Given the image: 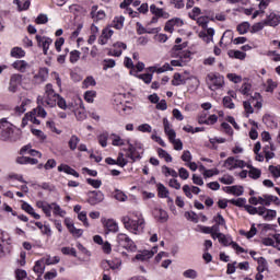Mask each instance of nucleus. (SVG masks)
<instances>
[{"mask_svg": "<svg viewBox=\"0 0 280 280\" xmlns=\"http://www.w3.org/2000/svg\"><path fill=\"white\" fill-rule=\"evenodd\" d=\"M102 266L103 270H119V268H121V259L114 258L112 260H104Z\"/></svg>", "mask_w": 280, "mask_h": 280, "instance_id": "nucleus-18", "label": "nucleus"}, {"mask_svg": "<svg viewBox=\"0 0 280 280\" xmlns=\"http://www.w3.org/2000/svg\"><path fill=\"white\" fill-rule=\"evenodd\" d=\"M121 222L126 231L133 235H141L145 229V219L139 210L128 212L127 215L121 218Z\"/></svg>", "mask_w": 280, "mask_h": 280, "instance_id": "nucleus-2", "label": "nucleus"}, {"mask_svg": "<svg viewBox=\"0 0 280 280\" xmlns=\"http://www.w3.org/2000/svg\"><path fill=\"white\" fill-rule=\"evenodd\" d=\"M19 165H38V160L30 156H20L16 159Z\"/></svg>", "mask_w": 280, "mask_h": 280, "instance_id": "nucleus-32", "label": "nucleus"}, {"mask_svg": "<svg viewBox=\"0 0 280 280\" xmlns=\"http://www.w3.org/2000/svg\"><path fill=\"white\" fill-rule=\"evenodd\" d=\"M126 49H128V46L125 43L117 42L114 44V48L108 51V56L119 58V56H121Z\"/></svg>", "mask_w": 280, "mask_h": 280, "instance_id": "nucleus-19", "label": "nucleus"}, {"mask_svg": "<svg viewBox=\"0 0 280 280\" xmlns=\"http://www.w3.org/2000/svg\"><path fill=\"white\" fill-rule=\"evenodd\" d=\"M240 235H244L247 240H253L257 235V228L255 226V223L252 224V228L248 232L244 230H240Z\"/></svg>", "mask_w": 280, "mask_h": 280, "instance_id": "nucleus-39", "label": "nucleus"}, {"mask_svg": "<svg viewBox=\"0 0 280 280\" xmlns=\"http://www.w3.org/2000/svg\"><path fill=\"white\" fill-rule=\"evenodd\" d=\"M35 39L37 42V47H39V49H43L44 56H48L49 55V47H51V44L54 43V39H51L50 37L40 36V35H36Z\"/></svg>", "mask_w": 280, "mask_h": 280, "instance_id": "nucleus-9", "label": "nucleus"}, {"mask_svg": "<svg viewBox=\"0 0 280 280\" xmlns=\"http://www.w3.org/2000/svg\"><path fill=\"white\" fill-rule=\"evenodd\" d=\"M30 104H32V100L22 98L21 104L14 107V114L19 116L23 115L25 110H27V106H30Z\"/></svg>", "mask_w": 280, "mask_h": 280, "instance_id": "nucleus-22", "label": "nucleus"}, {"mask_svg": "<svg viewBox=\"0 0 280 280\" xmlns=\"http://www.w3.org/2000/svg\"><path fill=\"white\" fill-rule=\"evenodd\" d=\"M265 25H269V27H277L280 23V15L272 12L267 15L266 20L264 21Z\"/></svg>", "mask_w": 280, "mask_h": 280, "instance_id": "nucleus-24", "label": "nucleus"}, {"mask_svg": "<svg viewBox=\"0 0 280 280\" xmlns=\"http://www.w3.org/2000/svg\"><path fill=\"white\" fill-rule=\"evenodd\" d=\"M13 69L20 71V73H25L30 69V63L25 60H16L12 63Z\"/></svg>", "mask_w": 280, "mask_h": 280, "instance_id": "nucleus-31", "label": "nucleus"}, {"mask_svg": "<svg viewBox=\"0 0 280 280\" xmlns=\"http://www.w3.org/2000/svg\"><path fill=\"white\" fill-rule=\"evenodd\" d=\"M223 165L226 170H230V171L237 170V168L243 170V167H246V162H244V160H238L233 156H230L225 160Z\"/></svg>", "mask_w": 280, "mask_h": 280, "instance_id": "nucleus-11", "label": "nucleus"}, {"mask_svg": "<svg viewBox=\"0 0 280 280\" xmlns=\"http://www.w3.org/2000/svg\"><path fill=\"white\" fill-rule=\"evenodd\" d=\"M135 78H138V80H142L144 84H150L152 82L153 75L151 73H144V74H139L135 75Z\"/></svg>", "mask_w": 280, "mask_h": 280, "instance_id": "nucleus-56", "label": "nucleus"}, {"mask_svg": "<svg viewBox=\"0 0 280 280\" xmlns=\"http://www.w3.org/2000/svg\"><path fill=\"white\" fill-rule=\"evenodd\" d=\"M249 168L248 176L249 178H253L254 180H257V178L261 177V170L255 168L253 166H247Z\"/></svg>", "mask_w": 280, "mask_h": 280, "instance_id": "nucleus-45", "label": "nucleus"}, {"mask_svg": "<svg viewBox=\"0 0 280 280\" xmlns=\"http://www.w3.org/2000/svg\"><path fill=\"white\" fill-rule=\"evenodd\" d=\"M13 3L18 5L19 12H23L25 10H30V5H32L31 0H13Z\"/></svg>", "mask_w": 280, "mask_h": 280, "instance_id": "nucleus-34", "label": "nucleus"}, {"mask_svg": "<svg viewBox=\"0 0 280 280\" xmlns=\"http://www.w3.org/2000/svg\"><path fill=\"white\" fill-rule=\"evenodd\" d=\"M153 215L155 220L160 221L162 224H165V222L170 220V214H167V211L161 208H155L153 211Z\"/></svg>", "mask_w": 280, "mask_h": 280, "instance_id": "nucleus-20", "label": "nucleus"}, {"mask_svg": "<svg viewBox=\"0 0 280 280\" xmlns=\"http://www.w3.org/2000/svg\"><path fill=\"white\" fill-rule=\"evenodd\" d=\"M124 65L127 69H130V75H137V70L135 69V63L130 57H126Z\"/></svg>", "mask_w": 280, "mask_h": 280, "instance_id": "nucleus-44", "label": "nucleus"}, {"mask_svg": "<svg viewBox=\"0 0 280 280\" xmlns=\"http://www.w3.org/2000/svg\"><path fill=\"white\" fill-rule=\"evenodd\" d=\"M80 56H81L80 50L70 51L69 60H70L71 65H75V62H78V60H80Z\"/></svg>", "mask_w": 280, "mask_h": 280, "instance_id": "nucleus-60", "label": "nucleus"}, {"mask_svg": "<svg viewBox=\"0 0 280 280\" xmlns=\"http://www.w3.org/2000/svg\"><path fill=\"white\" fill-rule=\"evenodd\" d=\"M176 45L171 49V57L176 58L171 61L172 67H185L191 60V52L189 50H185L187 47L186 44L183 43V38L177 37L175 39Z\"/></svg>", "mask_w": 280, "mask_h": 280, "instance_id": "nucleus-3", "label": "nucleus"}, {"mask_svg": "<svg viewBox=\"0 0 280 280\" xmlns=\"http://www.w3.org/2000/svg\"><path fill=\"white\" fill-rule=\"evenodd\" d=\"M21 209L25 211V213H28V215H32L35 220H40V214L36 213L34 207L27 203V201H22Z\"/></svg>", "mask_w": 280, "mask_h": 280, "instance_id": "nucleus-26", "label": "nucleus"}, {"mask_svg": "<svg viewBox=\"0 0 280 280\" xmlns=\"http://www.w3.org/2000/svg\"><path fill=\"white\" fill-rule=\"evenodd\" d=\"M162 174H164V176H172L173 178H178V173L173 170V168H170L167 166H163L162 167Z\"/></svg>", "mask_w": 280, "mask_h": 280, "instance_id": "nucleus-52", "label": "nucleus"}, {"mask_svg": "<svg viewBox=\"0 0 280 280\" xmlns=\"http://www.w3.org/2000/svg\"><path fill=\"white\" fill-rule=\"evenodd\" d=\"M97 95V92L95 91H86L84 94V100L88 102V104H93L95 102V97Z\"/></svg>", "mask_w": 280, "mask_h": 280, "instance_id": "nucleus-53", "label": "nucleus"}, {"mask_svg": "<svg viewBox=\"0 0 280 280\" xmlns=\"http://www.w3.org/2000/svg\"><path fill=\"white\" fill-rule=\"evenodd\" d=\"M245 211H247V213H249V215H259V212L261 211V207L256 208L250 205H246Z\"/></svg>", "mask_w": 280, "mask_h": 280, "instance_id": "nucleus-58", "label": "nucleus"}, {"mask_svg": "<svg viewBox=\"0 0 280 280\" xmlns=\"http://www.w3.org/2000/svg\"><path fill=\"white\" fill-rule=\"evenodd\" d=\"M223 106L224 108H230L231 110H233V108H235V103H233V98H231V96H224Z\"/></svg>", "mask_w": 280, "mask_h": 280, "instance_id": "nucleus-59", "label": "nucleus"}, {"mask_svg": "<svg viewBox=\"0 0 280 280\" xmlns=\"http://www.w3.org/2000/svg\"><path fill=\"white\" fill-rule=\"evenodd\" d=\"M185 279H198V271L196 269H187L183 272Z\"/></svg>", "mask_w": 280, "mask_h": 280, "instance_id": "nucleus-55", "label": "nucleus"}, {"mask_svg": "<svg viewBox=\"0 0 280 280\" xmlns=\"http://www.w3.org/2000/svg\"><path fill=\"white\" fill-rule=\"evenodd\" d=\"M238 34H248V30L250 31V23L248 22H243L241 24L237 25L236 27Z\"/></svg>", "mask_w": 280, "mask_h": 280, "instance_id": "nucleus-47", "label": "nucleus"}, {"mask_svg": "<svg viewBox=\"0 0 280 280\" xmlns=\"http://www.w3.org/2000/svg\"><path fill=\"white\" fill-rule=\"evenodd\" d=\"M259 215L264 218L266 222H272L277 218V210L267 209L264 206H260Z\"/></svg>", "mask_w": 280, "mask_h": 280, "instance_id": "nucleus-17", "label": "nucleus"}, {"mask_svg": "<svg viewBox=\"0 0 280 280\" xmlns=\"http://www.w3.org/2000/svg\"><path fill=\"white\" fill-rule=\"evenodd\" d=\"M101 222L105 229L106 235H108V233H118L119 232V224L114 219L103 218L101 220Z\"/></svg>", "mask_w": 280, "mask_h": 280, "instance_id": "nucleus-12", "label": "nucleus"}, {"mask_svg": "<svg viewBox=\"0 0 280 280\" xmlns=\"http://www.w3.org/2000/svg\"><path fill=\"white\" fill-rule=\"evenodd\" d=\"M228 56H230V58H235L236 60H244V58H246V52L242 50H229Z\"/></svg>", "mask_w": 280, "mask_h": 280, "instance_id": "nucleus-42", "label": "nucleus"}, {"mask_svg": "<svg viewBox=\"0 0 280 280\" xmlns=\"http://www.w3.org/2000/svg\"><path fill=\"white\" fill-rule=\"evenodd\" d=\"M226 194H232V196H243L244 187L242 186H228L225 188Z\"/></svg>", "mask_w": 280, "mask_h": 280, "instance_id": "nucleus-35", "label": "nucleus"}, {"mask_svg": "<svg viewBox=\"0 0 280 280\" xmlns=\"http://www.w3.org/2000/svg\"><path fill=\"white\" fill-rule=\"evenodd\" d=\"M164 132L170 141L174 145V150L180 151L183 150V141L180 139H176V131L172 128L170 120L167 118L163 119Z\"/></svg>", "mask_w": 280, "mask_h": 280, "instance_id": "nucleus-5", "label": "nucleus"}, {"mask_svg": "<svg viewBox=\"0 0 280 280\" xmlns=\"http://www.w3.org/2000/svg\"><path fill=\"white\" fill-rule=\"evenodd\" d=\"M219 242L223 246H232V248L236 250V253H244V248L240 246L237 243L233 242V238H231V236L229 235H225L223 233L219 234Z\"/></svg>", "mask_w": 280, "mask_h": 280, "instance_id": "nucleus-10", "label": "nucleus"}, {"mask_svg": "<svg viewBox=\"0 0 280 280\" xmlns=\"http://www.w3.org/2000/svg\"><path fill=\"white\" fill-rule=\"evenodd\" d=\"M135 259H137V261H148V259H152V254H150V250L145 249L137 254Z\"/></svg>", "mask_w": 280, "mask_h": 280, "instance_id": "nucleus-43", "label": "nucleus"}, {"mask_svg": "<svg viewBox=\"0 0 280 280\" xmlns=\"http://www.w3.org/2000/svg\"><path fill=\"white\" fill-rule=\"evenodd\" d=\"M213 36H215V30L213 28H207L206 31H201L199 33V37L205 40V43H211L213 42Z\"/></svg>", "mask_w": 280, "mask_h": 280, "instance_id": "nucleus-28", "label": "nucleus"}, {"mask_svg": "<svg viewBox=\"0 0 280 280\" xmlns=\"http://www.w3.org/2000/svg\"><path fill=\"white\" fill-rule=\"evenodd\" d=\"M78 143H80V139L78 138V136H75V135L71 136V138L68 142L70 150H72V151L78 150Z\"/></svg>", "mask_w": 280, "mask_h": 280, "instance_id": "nucleus-51", "label": "nucleus"}, {"mask_svg": "<svg viewBox=\"0 0 280 280\" xmlns=\"http://www.w3.org/2000/svg\"><path fill=\"white\" fill-rule=\"evenodd\" d=\"M90 14H91V19H93V21H95L96 23L98 21H104V19H106V12H104V10L97 11V5L92 7Z\"/></svg>", "mask_w": 280, "mask_h": 280, "instance_id": "nucleus-23", "label": "nucleus"}, {"mask_svg": "<svg viewBox=\"0 0 280 280\" xmlns=\"http://www.w3.org/2000/svg\"><path fill=\"white\" fill-rule=\"evenodd\" d=\"M37 104L45 106V108H54L57 105L61 110H73V103H67V100L56 93L50 83L46 84L44 95L37 96Z\"/></svg>", "mask_w": 280, "mask_h": 280, "instance_id": "nucleus-1", "label": "nucleus"}, {"mask_svg": "<svg viewBox=\"0 0 280 280\" xmlns=\"http://www.w3.org/2000/svg\"><path fill=\"white\" fill-rule=\"evenodd\" d=\"M125 21H126V19L124 16L115 18L113 21V27H115V30H121L124 27Z\"/></svg>", "mask_w": 280, "mask_h": 280, "instance_id": "nucleus-54", "label": "nucleus"}, {"mask_svg": "<svg viewBox=\"0 0 280 280\" xmlns=\"http://www.w3.org/2000/svg\"><path fill=\"white\" fill-rule=\"evenodd\" d=\"M198 124H205L206 126H213L218 124V115L213 114L207 118V114L199 116Z\"/></svg>", "mask_w": 280, "mask_h": 280, "instance_id": "nucleus-21", "label": "nucleus"}, {"mask_svg": "<svg viewBox=\"0 0 280 280\" xmlns=\"http://www.w3.org/2000/svg\"><path fill=\"white\" fill-rule=\"evenodd\" d=\"M158 155L160 156V159H164V161H166V163H172V155H170V153H167V151H165L163 149H158Z\"/></svg>", "mask_w": 280, "mask_h": 280, "instance_id": "nucleus-57", "label": "nucleus"}, {"mask_svg": "<svg viewBox=\"0 0 280 280\" xmlns=\"http://www.w3.org/2000/svg\"><path fill=\"white\" fill-rule=\"evenodd\" d=\"M253 104H255V97H250L248 101L243 102L246 117H248L249 115H253V113H255V109H253Z\"/></svg>", "mask_w": 280, "mask_h": 280, "instance_id": "nucleus-36", "label": "nucleus"}, {"mask_svg": "<svg viewBox=\"0 0 280 280\" xmlns=\"http://www.w3.org/2000/svg\"><path fill=\"white\" fill-rule=\"evenodd\" d=\"M253 89V85L250 83H243V85L240 89V92L242 95H250V91Z\"/></svg>", "mask_w": 280, "mask_h": 280, "instance_id": "nucleus-63", "label": "nucleus"}, {"mask_svg": "<svg viewBox=\"0 0 280 280\" xmlns=\"http://www.w3.org/2000/svg\"><path fill=\"white\" fill-rule=\"evenodd\" d=\"M207 84L210 91H220L224 86V77L220 73H209L207 75Z\"/></svg>", "mask_w": 280, "mask_h": 280, "instance_id": "nucleus-6", "label": "nucleus"}, {"mask_svg": "<svg viewBox=\"0 0 280 280\" xmlns=\"http://www.w3.org/2000/svg\"><path fill=\"white\" fill-rule=\"evenodd\" d=\"M183 25H184V22L180 18L171 19L165 23L164 32H167L168 34H173L175 27H183Z\"/></svg>", "mask_w": 280, "mask_h": 280, "instance_id": "nucleus-13", "label": "nucleus"}, {"mask_svg": "<svg viewBox=\"0 0 280 280\" xmlns=\"http://www.w3.org/2000/svg\"><path fill=\"white\" fill-rule=\"evenodd\" d=\"M219 180L223 185H233V183H235V178L231 175H224L223 177H220Z\"/></svg>", "mask_w": 280, "mask_h": 280, "instance_id": "nucleus-62", "label": "nucleus"}, {"mask_svg": "<svg viewBox=\"0 0 280 280\" xmlns=\"http://www.w3.org/2000/svg\"><path fill=\"white\" fill-rule=\"evenodd\" d=\"M36 207L37 209H42L46 218H51V211L54 215H58L59 218H65L67 215V211L62 210L57 202L49 203L47 201L38 200L36 201Z\"/></svg>", "mask_w": 280, "mask_h": 280, "instance_id": "nucleus-4", "label": "nucleus"}, {"mask_svg": "<svg viewBox=\"0 0 280 280\" xmlns=\"http://www.w3.org/2000/svg\"><path fill=\"white\" fill-rule=\"evenodd\" d=\"M187 72L185 74L175 73L173 75L172 85L173 86H182L183 84H187Z\"/></svg>", "mask_w": 280, "mask_h": 280, "instance_id": "nucleus-27", "label": "nucleus"}, {"mask_svg": "<svg viewBox=\"0 0 280 280\" xmlns=\"http://www.w3.org/2000/svg\"><path fill=\"white\" fill-rule=\"evenodd\" d=\"M44 264L46 266H54L56 264H60V257L58 256H47L46 258L43 259Z\"/></svg>", "mask_w": 280, "mask_h": 280, "instance_id": "nucleus-50", "label": "nucleus"}, {"mask_svg": "<svg viewBox=\"0 0 280 280\" xmlns=\"http://www.w3.org/2000/svg\"><path fill=\"white\" fill-rule=\"evenodd\" d=\"M127 145H129L127 158L131 159V161H139V159H141V156L143 155V151L137 150V148H135V144L130 143V139H127Z\"/></svg>", "mask_w": 280, "mask_h": 280, "instance_id": "nucleus-15", "label": "nucleus"}, {"mask_svg": "<svg viewBox=\"0 0 280 280\" xmlns=\"http://www.w3.org/2000/svg\"><path fill=\"white\" fill-rule=\"evenodd\" d=\"M88 202L93 207L95 205H100V202H104V192H102L101 190L91 191L89 194Z\"/></svg>", "mask_w": 280, "mask_h": 280, "instance_id": "nucleus-16", "label": "nucleus"}, {"mask_svg": "<svg viewBox=\"0 0 280 280\" xmlns=\"http://www.w3.org/2000/svg\"><path fill=\"white\" fill-rule=\"evenodd\" d=\"M14 135V125L7 119L0 120V139L1 141H9Z\"/></svg>", "mask_w": 280, "mask_h": 280, "instance_id": "nucleus-8", "label": "nucleus"}, {"mask_svg": "<svg viewBox=\"0 0 280 280\" xmlns=\"http://www.w3.org/2000/svg\"><path fill=\"white\" fill-rule=\"evenodd\" d=\"M20 154H30L31 156H37L38 159H40L43 156V153L32 149V145H30V144L28 145H24L20 150Z\"/></svg>", "mask_w": 280, "mask_h": 280, "instance_id": "nucleus-33", "label": "nucleus"}, {"mask_svg": "<svg viewBox=\"0 0 280 280\" xmlns=\"http://www.w3.org/2000/svg\"><path fill=\"white\" fill-rule=\"evenodd\" d=\"M116 242L120 248H125V250H128L129 253L137 252V245L128 234L119 233L116 237Z\"/></svg>", "mask_w": 280, "mask_h": 280, "instance_id": "nucleus-7", "label": "nucleus"}, {"mask_svg": "<svg viewBox=\"0 0 280 280\" xmlns=\"http://www.w3.org/2000/svg\"><path fill=\"white\" fill-rule=\"evenodd\" d=\"M80 103V109H77L74 112V115L78 119V121H84L86 119V112L84 110V103H82V100H79Z\"/></svg>", "mask_w": 280, "mask_h": 280, "instance_id": "nucleus-37", "label": "nucleus"}, {"mask_svg": "<svg viewBox=\"0 0 280 280\" xmlns=\"http://www.w3.org/2000/svg\"><path fill=\"white\" fill-rule=\"evenodd\" d=\"M33 270L37 275H43L45 272V261L44 260H37L35 262V266L33 267Z\"/></svg>", "mask_w": 280, "mask_h": 280, "instance_id": "nucleus-48", "label": "nucleus"}, {"mask_svg": "<svg viewBox=\"0 0 280 280\" xmlns=\"http://www.w3.org/2000/svg\"><path fill=\"white\" fill-rule=\"evenodd\" d=\"M156 187H158V196H159V198H168L170 189H167V187H165V185L159 183L156 185Z\"/></svg>", "mask_w": 280, "mask_h": 280, "instance_id": "nucleus-40", "label": "nucleus"}, {"mask_svg": "<svg viewBox=\"0 0 280 280\" xmlns=\"http://www.w3.org/2000/svg\"><path fill=\"white\" fill-rule=\"evenodd\" d=\"M108 139H110L108 131H104L97 136V141L102 148H106L108 145Z\"/></svg>", "mask_w": 280, "mask_h": 280, "instance_id": "nucleus-38", "label": "nucleus"}, {"mask_svg": "<svg viewBox=\"0 0 280 280\" xmlns=\"http://www.w3.org/2000/svg\"><path fill=\"white\" fill-rule=\"evenodd\" d=\"M11 58H25V50L21 47H13L10 52Z\"/></svg>", "mask_w": 280, "mask_h": 280, "instance_id": "nucleus-41", "label": "nucleus"}, {"mask_svg": "<svg viewBox=\"0 0 280 280\" xmlns=\"http://www.w3.org/2000/svg\"><path fill=\"white\" fill-rule=\"evenodd\" d=\"M259 198V205H262V207H270V205H277L279 207L280 200L279 197L275 195H262Z\"/></svg>", "mask_w": 280, "mask_h": 280, "instance_id": "nucleus-14", "label": "nucleus"}, {"mask_svg": "<svg viewBox=\"0 0 280 280\" xmlns=\"http://www.w3.org/2000/svg\"><path fill=\"white\" fill-rule=\"evenodd\" d=\"M150 12H151V14H153L154 16H158L160 19H170V14L165 10L158 8L156 4L150 5Z\"/></svg>", "mask_w": 280, "mask_h": 280, "instance_id": "nucleus-25", "label": "nucleus"}, {"mask_svg": "<svg viewBox=\"0 0 280 280\" xmlns=\"http://www.w3.org/2000/svg\"><path fill=\"white\" fill-rule=\"evenodd\" d=\"M265 27H266L265 22H257L253 26H249V32L250 34H257L261 32V30H264Z\"/></svg>", "mask_w": 280, "mask_h": 280, "instance_id": "nucleus-46", "label": "nucleus"}, {"mask_svg": "<svg viewBox=\"0 0 280 280\" xmlns=\"http://www.w3.org/2000/svg\"><path fill=\"white\" fill-rule=\"evenodd\" d=\"M269 172L272 174L273 178H280V164L277 166L270 165Z\"/></svg>", "mask_w": 280, "mask_h": 280, "instance_id": "nucleus-64", "label": "nucleus"}, {"mask_svg": "<svg viewBox=\"0 0 280 280\" xmlns=\"http://www.w3.org/2000/svg\"><path fill=\"white\" fill-rule=\"evenodd\" d=\"M57 170L58 172H63V174L74 176V178H80V173L67 164H60Z\"/></svg>", "mask_w": 280, "mask_h": 280, "instance_id": "nucleus-29", "label": "nucleus"}, {"mask_svg": "<svg viewBox=\"0 0 280 280\" xmlns=\"http://www.w3.org/2000/svg\"><path fill=\"white\" fill-rule=\"evenodd\" d=\"M109 139L112 141V145H114L116 148H121L122 145H126L128 143V140L122 139L117 133L109 135Z\"/></svg>", "mask_w": 280, "mask_h": 280, "instance_id": "nucleus-30", "label": "nucleus"}, {"mask_svg": "<svg viewBox=\"0 0 280 280\" xmlns=\"http://www.w3.org/2000/svg\"><path fill=\"white\" fill-rule=\"evenodd\" d=\"M11 84H15L18 86H21V83L23 82V75L21 74H12L10 79Z\"/></svg>", "mask_w": 280, "mask_h": 280, "instance_id": "nucleus-61", "label": "nucleus"}, {"mask_svg": "<svg viewBox=\"0 0 280 280\" xmlns=\"http://www.w3.org/2000/svg\"><path fill=\"white\" fill-rule=\"evenodd\" d=\"M114 198L115 200H118V202H126V200H128V196L119 189L114 191Z\"/></svg>", "mask_w": 280, "mask_h": 280, "instance_id": "nucleus-49", "label": "nucleus"}]
</instances>
